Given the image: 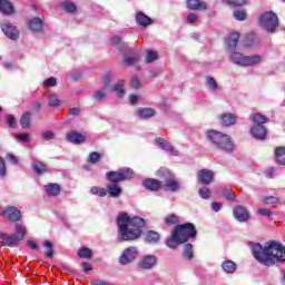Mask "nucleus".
Returning <instances> with one entry per match:
<instances>
[{"instance_id":"1","label":"nucleus","mask_w":285,"mask_h":285,"mask_svg":"<svg viewBox=\"0 0 285 285\" xmlns=\"http://www.w3.org/2000/svg\"><path fill=\"white\" fill-rule=\"evenodd\" d=\"M249 246L255 261L263 266H275L285 262V247L279 242L269 240L264 247L259 243H250Z\"/></svg>"},{"instance_id":"2","label":"nucleus","mask_w":285,"mask_h":285,"mask_svg":"<svg viewBox=\"0 0 285 285\" xmlns=\"http://www.w3.org/2000/svg\"><path fill=\"white\" fill-rule=\"evenodd\" d=\"M118 235L121 242H135L141 237L146 220L139 216L130 217L122 213L117 217Z\"/></svg>"},{"instance_id":"3","label":"nucleus","mask_w":285,"mask_h":285,"mask_svg":"<svg viewBox=\"0 0 285 285\" xmlns=\"http://www.w3.org/2000/svg\"><path fill=\"white\" fill-rule=\"evenodd\" d=\"M193 237H197V229L194 224L177 225L171 232V237L167 238L166 246L168 248H177L179 244H186Z\"/></svg>"},{"instance_id":"4","label":"nucleus","mask_w":285,"mask_h":285,"mask_svg":"<svg viewBox=\"0 0 285 285\" xmlns=\"http://www.w3.org/2000/svg\"><path fill=\"white\" fill-rule=\"evenodd\" d=\"M207 139L214 146H216V148L225 150V153H233L234 146L230 136L219 132L217 130H210L207 132Z\"/></svg>"},{"instance_id":"5","label":"nucleus","mask_w":285,"mask_h":285,"mask_svg":"<svg viewBox=\"0 0 285 285\" xmlns=\"http://www.w3.org/2000/svg\"><path fill=\"white\" fill-rule=\"evenodd\" d=\"M230 61L236 66H243L244 68L248 66H257V63H262L261 56H244L242 52H233L230 56Z\"/></svg>"},{"instance_id":"6","label":"nucleus","mask_w":285,"mask_h":285,"mask_svg":"<svg viewBox=\"0 0 285 285\" xmlns=\"http://www.w3.org/2000/svg\"><path fill=\"white\" fill-rule=\"evenodd\" d=\"M107 181L110 184H119V181H128L135 177V171L128 167L118 169L117 171H108L106 174Z\"/></svg>"},{"instance_id":"7","label":"nucleus","mask_w":285,"mask_h":285,"mask_svg":"<svg viewBox=\"0 0 285 285\" xmlns=\"http://www.w3.org/2000/svg\"><path fill=\"white\" fill-rule=\"evenodd\" d=\"M259 23L267 32H275V29L279 26V18L275 12L268 11L259 17Z\"/></svg>"},{"instance_id":"8","label":"nucleus","mask_w":285,"mask_h":285,"mask_svg":"<svg viewBox=\"0 0 285 285\" xmlns=\"http://www.w3.org/2000/svg\"><path fill=\"white\" fill-rule=\"evenodd\" d=\"M158 176L165 179V188H168V190H171V193H177V190H179V183L175 180V175H173L170 170L160 168L158 170Z\"/></svg>"},{"instance_id":"9","label":"nucleus","mask_w":285,"mask_h":285,"mask_svg":"<svg viewBox=\"0 0 285 285\" xmlns=\"http://www.w3.org/2000/svg\"><path fill=\"white\" fill-rule=\"evenodd\" d=\"M1 30L8 39H11V41H17V39H19V29H17L10 21L4 20L1 23Z\"/></svg>"},{"instance_id":"10","label":"nucleus","mask_w":285,"mask_h":285,"mask_svg":"<svg viewBox=\"0 0 285 285\" xmlns=\"http://www.w3.org/2000/svg\"><path fill=\"white\" fill-rule=\"evenodd\" d=\"M215 179V174L210 169H200L197 173V181L204 186H210Z\"/></svg>"},{"instance_id":"11","label":"nucleus","mask_w":285,"mask_h":285,"mask_svg":"<svg viewBox=\"0 0 285 285\" xmlns=\"http://www.w3.org/2000/svg\"><path fill=\"white\" fill-rule=\"evenodd\" d=\"M1 215L4 219H9V222H19V219H21V212L14 206L6 207V209L1 212Z\"/></svg>"},{"instance_id":"12","label":"nucleus","mask_w":285,"mask_h":285,"mask_svg":"<svg viewBox=\"0 0 285 285\" xmlns=\"http://www.w3.org/2000/svg\"><path fill=\"white\" fill-rule=\"evenodd\" d=\"M0 246H9V248H14V246H19L20 238H18L17 234L8 235L0 234Z\"/></svg>"},{"instance_id":"13","label":"nucleus","mask_w":285,"mask_h":285,"mask_svg":"<svg viewBox=\"0 0 285 285\" xmlns=\"http://www.w3.org/2000/svg\"><path fill=\"white\" fill-rule=\"evenodd\" d=\"M137 247H128L120 256V264H122V266L130 264V262L137 259Z\"/></svg>"},{"instance_id":"14","label":"nucleus","mask_w":285,"mask_h":285,"mask_svg":"<svg viewBox=\"0 0 285 285\" xmlns=\"http://www.w3.org/2000/svg\"><path fill=\"white\" fill-rule=\"evenodd\" d=\"M157 266V256L155 255H146L139 262V268L144 271H150Z\"/></svg>"},{"instance_id":"15","label":"nucleus","mask_w":285,"mask_h":285,"mask_svg":"<svg viewBox=\"0 0 285 285\" xmlns=\"http://www.w3.org/2000/svg\"><path fill=\"white\" fill-rule=\"evenodd\" d=\"M233 215L237 222H248V219H250V214H248L246 207L242 205H238L236 208H234Z\"/></svg>"},{"instance_id":"16","label":"nucleus","mask_w":285,"mask_h":285,"mask_svg":"<svg viewBox=\"0 0 285 285\" xmlns=\"http://www.w3.org/2000/svg\"><path fill=\"white\" fill-rule=\"evenodd\" d=\"M156 144L157 146H159V148H161V150L170 153L171 155H174V157H177V155H179V151H177L175 147H173V145L164 138H156Z\"/></svg>"},{"instance_id":"17","label":"nucleus","mask_w":285,"mask_h":285,"mask_svg":"<svg viewBox=\"0 0 285 285\" xmlns=\"http://www.w3.org/2000/svg\"><path fill=\"white\" fill-rule=\"evenodd\" d=\"M250 132L255 139H266L267 130L264 125H254Z\"/></svg>"},{"instance_id":"18","label":"nucleus","mask_w":285,"mask_h":285,"mask_svg":"<svg viewBox=\"0 0 285 285\" xmlns=\"http://www.w3.org/2000/svg\"><path fill=\"white\" fill-rule=\"evenodd\" d=\"M187 8L188 10H208V3L202 0H187Z\"/></svg>"},{"instance_id":"19","label":"nucleus","mask_w":285,"mask_h":285,"mask_svg":"<svg viewBox=\"0 0 285 285\" xmlns=\"http://www.w3.org/2000/svg\"><path fill=\"white\" fill-rule=\"evenodd\" d=\"M107 193L112 197L114 199H117L121 197V193H124V189L119 184L110 183L107 185Z\"/></svg>"},{"instance_id":"20","label":"nucleus","mask_w":285,"mask_h":285,"mask_svg":"<svg viewBox=\"0 0 285 285\" xmlns=\"http://www.w3.org/2000/svg\"><path fill=\"white\" fill-rule=\"evenodd\" d=\"M0 12L7 17L14 14V4L8 0H0Z\"/></svg>"},{"instance_id":"21","label":"nucleus","mask_w":285,"mask_h":285,"mask_svg":"<svg viewBox=\"0 0 285 285\" xmlns=\"http://www.w3.org/2000/svg\"><path fill=\"white\" fill-rule=\"evenodd\" d=\"M67 141H70V144H83L86 136L77 131H70L67 134Z\"/></svg>"},{"instance_id":"22","label":"nucleus","mask_w":285,"mask_h":285,"mask_svg":"<svg viewBox=\"0 0 285 285\" xmlns=\"http://www.w3.org/2000/svg\"><path fill=\"white\" fill-rule=\"evenodd\" d=\"M136 23H138V26H141L142 28H148V26L153 23V19L146 16L144 12L139 11L136 14Z\"/></svg>"},{"instance_id":"23","label":"nucleus","mask_w":285,"mask_h":285,"mask_svg":"<svg viewBox=\"0 0 285 285\" xmlns=\"http://www.w3.org/2000/svg\"><path fill=\"white\" fill-rule=\"evenodd\" d=\"M45 191L51 197H57L61 193V186H59V184L49 183L45 186Z\"/></svg>"},{"instance_id":"24","label":"nucleus","mask_w":285,"mask_h":285,"mask_svg":"<svg viewBox=\"0 0 285 285\" xmlns=\"http://www.w3.org/2000/svg\"><path fill=\"white\" fill-rule=\"evenodd\" d=\"M239 41V32L230 33L226 38L225 43L229 50H235L237 48V42Z\"/></svg>"},{"instance_id":"25","label":"nucleus","mask_w":285,"mask_h":285,"mask_svg":"<svg viewBox=\"0 0 285 285\" xmlns=\"http://www.w3.org/2000/svg\"><path fill=\"white\" fill-rule=\"evenodd\" d=\"M142 185L147 190H159L161 188V181L155 179V178H147L144 180Z\"/></svg>"},{"instance_id":"26","label":"nucleus","mask_w":285,"mask_h":285,"mask_svg":"<svg viewBox=\"0 0 285 285\" xmlns=\"http://www.w3.org/2000/svg\"><path fill=\"white\" fill-rule=\"evenodd\" d=\"M32 168L37 175H43L48 173V166L39 159H33Z\"/></svg>"},{"instance_id":"27","label":"nucleus","mask_w":285,"mask_h":285,"mask_svg":"<svg viewBox=\"0 0 285 285\" xmlns=\"http://www.w3.org/2000/svg\"><path fill=\"white\" fill-rule=\"evenodd\" d=\"M29 29L32 30V32H41L43 29V20L40 18H32L29 21Z\"/></svg>"},{"instance_id":"28","label":"nucleus","mask_w":285,"mask_h":285,"mask_svg":"<svg viewBox=\"0 0 285 285\" xmlns=\"http://www.w3.org/2000/svg\"><path fill=\"white\" fill-rule=\"evenodd\" d=\"M104 83V89L97 90L94 94V99H96V101H101L106 97V89L108 88V86H110V80L108 78H105Z\"/></svg>"},{"instance_id":"29","label":"nucleus","mask_w":285,"mask_h":285,"mask_svg":"<svg viewBox=\"0 0 285 285\" xmlns=\"http://www.w3.org/2000/svg\"><path fill=\"white\" fill-rule=\"evenodd\" d=\"M112 46H118L120 52H128V43L122 42L119 36H115L111 38Z\"/></svg>"},{"instance_id":"30","label":"nucleus","mask_w":285,"mask_h":285,"mask_svg":"<svg viewBox=\"0 0 285 285\" xmlns=\"http://www.w3.org/2000/svg\"><path fill=\"white\" fill-rule=\"evenodd\" d=\"M220 120L223 126H234V124L237 121V118L233 114H223L220 116Z\"/></svg>"},{"instance_id":"31","label":"nucleus","mask_w":285,"mask_h":285,"mask_svg":"<svg viewBox=\"0 0 285 285\" xmlns=\"http://www.w3.org/2000/svg\"><path fill=\"white\" fill-rule=\"evenodd\" d=\"M275 159L279 166H285V147H277L275 149Z\"/></svg>"},{"instance_id":"32","label":"nucleus","mask_w":285,"mask_h":285,"mask_svg":"<svg viewBox=\"0 0 285 285\" xmlns=\"http://www.w3.org/2000/svg\"><path fill=\"white\" fill-rule=\"evenodd\" d=\"M249 119L256 124V126H264L268 121V118L262 114H252Z\"/></svg>"},{"instance_id":"33","label":"nucleus","mask_w":285,"mask_h":285,"mask_svg":"<svg viewBox=\"0 0 285 285\" xmlns=\"http://www.w3.org/2000/svg\"><path fill=\"white\" fill-rule=\"evenodd\" d=\"M222 268L225 273L233 274L235 273V271H237V264H235V262L233 261H225L222 264Z\"/></svg>"},{"instance_id":"34","label":"nucleus","mask_w":285,"mask_h":285,"mask_svg":"<svg viewBox=\"0 0 285 285\" xmlns=\"http://www.w3.org/2000/svg\"><path fill=\"white\" fill-rule=\"evenodd\" d=\"M32 117V112L30 111H26L22 114V116L20 117V126L23 129L30 128V119Z\"/></svg>"},{"instance_id":"35","label":"nucleus","mask_w":285,"mask_h":285,"mask_svg":"<svg viewBox=\"0 0 285 285\" xmlns=\"http://www.w3.org/2000/svg\"><path fill=\"white\" fill-rule=\"evenodd\" d=\"M137 112L141 119H150V117H155V109L153 108H142L139 109Z\"/></svg>"},{"instance_id":"36","label":"nucleus","mask_w":285,"mask_h":285,"mask_svg":"<svg viewBox=\"0 0 285 285\" xmlns=\"http://www.w3.org/2000/svg\"><path fill=\"white\" fill-rule=\"evenodd\" d=\"M43 246L45 248H47V250L45 252V257H47V259H52V257H55V249H53L52 242L45 240Z\"/></svg>"},{"instance_id":"37","label":"nucleus","mask_w":285,"mask_h":285,"mask_svg":"<svg viewBox=\"0 0 285 285\" xmlns=\"http://www.w3.org/2000/svg\"><path fill=\"white\" fill-rule=\"evenodd\" d=\"M159 239H160L159 233L154 232V230H149L147 233L146 242L148 244H157V242H159Z\"/></svg>"},{"instance_id":"38","label":"nucleus","mask_w":285,"mask_h":285,"mask_svg":"<svg viewBox=\"0 0 285 285\" xmlns=\"http://www.w3.org/2000/svg\"><path fill=\"white\" fill-rule=\"evenodd\" d=\"M125 80H119L117 85L114 86L112 91L118 95V97H124L126 95V89H124Z\"/></svg>"},{"instance_id":"39","label":"nucleus","mask_w":285,"mask_h":285,"mask_svg":"<svg viewBox=\"0 0 285 285\" xmlns=\"http://www.w3.org/2000/svg\"><path fill=\"white\" fill-rule=\"evenodd\" d=\"M48 99H49L48 106L50 108H57V107L61 106V100H59V97H57L56 94L49 95Z\"/></svg>"},{"instance_id":"40","label":"nucleus","mask_w":285,"mask_h":285,"mask_svg":"<svg viewBox=\"0 0 285 285\" xmlns=\"http://www.w3.org/2000/svg\"><path fill=\"white\" fill-rule=\"evenodd\" d=\"M91 195H97L98 197H106L108 195V190L104 187L94 186L90 189Z\"/></svg>"},{"instance_id":"41","label":"nucleus","mask_w":285,"mask_h":285,"mask_svg":"<svg viewBox=\"0 0 285 285\" xmlns=\"http://www.w3.org/2000/svg\"><path fill=\"white\" fill-rule=\"evenodd\" d=\"M78 256L81 259H90V257H92V250L90 248H88V247H81L78 250Z\"/></svg>"},{"instance_id":"42","label":"nucleus","mask_w":285,"mask_h":285,"mask_svg":"<svg viewBox=\"0 0 285 285\" xmlns=\"http://www.w3.org/2000/svg\"><path fill=\"white\" fill-rule=\"evenodd\" d=\"M61 8L65 12H77V4H75V2L63 1Z\"/></svg>"},{"instance_id":"43","label":"nucleus","mask_w":285,"mask_h":285,"mask_svg":"<svg viewBox=\"0 0 285 285\" xmlns=\"http://www.w3.org/2000/svg\"><path fill=\"white\" fill-rule=\"evenodd\" d=\"M206 86L212 92H215V90L219 88V85H217V80H215V78L213 77H207Z\"/></svg>"},{"instance_id":"44","label":"nucleus","mask_w":285,"mask_h":285,"mask_svg":"<svg viewBox=\"0 0 285 285\" xmlns=\"http://www.w3.org/2000/svg\"><path fill=\"white\" fill-rule=\"evenodd\" d=\"M183 255L185 257V259H193V244H186L184 246V252Z\"/></svg>"},{"instance_id":"45","label":"nucleus","mask_w":285,"mask_h":285,"mask_svg":"<svg viewBox=\"0 0 285 285\" xmlns=\"http://www.w3.org/2000/svg\"><path fill=\"white\" fill-rule=\"evenodd\" d=\"M16 233L18 239H20V242L23 240V237H26V227L20 224H16Z\"/></svg>"},{"instance_id":"46","label":"nucleus","mask_w":285,"mask_h":285,"mask_svg":"<svg viewBox=\"0 0 285 285\" xmlns=\"http://www.w3.org/2000/svg\"><path fill=\"white\" fill-rule=\"evenodd\" d=\"M165 224H167L168 226H174L175 224H179V218L177 217V215L171 214L165 218Z\"/></svg>"},{"instance_id":"47","label":"nucleus","mask_w":285,"mask_h":285,"mask_svg":"<svg viewBox=\"0 0 285 285\" xmlns=\"http://www.w3.org/2000/svg\"><path fill=\"white\" fill-rule=\"evenodd\" d=\"M124 62L126 66H135V63H139V56L125 57Z\"/></svg>"},{"instance_id":"48","label":"nucleus","mask_w":285,"mask_h":285,"mask_svg":"<svg viewBox=\"0 0 285 285\" xmlns=\"http://www.w3.org/2000/svg\"><path fill=\"white\" fill-rule=\"evenodd\" d=\"M230 190H232L230 186L225 187L223 190V195H224V197H226V199L233 202V200H235L236 196Z\"/></svg>"},{"instance_id":"49","label":"nucleus","mask_w":285,"mask_h":285,"mask_svg":"<svg viewBox=\"0 0 285 285\" xmlns=\"http://www.w3.org/2000/svg\"><path fill=\"white\" fill-rule=\"evenodd\" d=\"M228 6H233L234 8H239L242 6H246L247 0H226Z\"/></svg>"},{"instance_id":"50","label":"nucleus","mask_w":285,"mask_h":285,"mask_svg":"<svg viewBox=\"0 0 285 285\" xmlns=\"http://www.w3.org/2000/svg\"><path fill=\"white\" fill-rule=\"evenodd\" d=\"M99 159H101V154H99L97 151H92L89 155L88 161H89V164H97V161H99Z\"/></svg>"},{"instance_id":"51","label":"nucleus","mask_w":285,"mask_h":285,"mask_svg":"<svg viewBox=\"0 0 285 285\" xmlns=\"http://www.w3.org/2000/svg\"><path fill=\"white\" fill-rule=\"evenodd\" d=\"M234 18L237 20V21H245L246 20V11L244 10H236L234 11Z\"/></svg>"},{"instance_id":"52","label":"nucleus","mask_w":285,"mask_h":285,"mask_svg":"<svg viewBox=\"0 0 285 285\" xmlns=\"http://www.w3.org/2000/svg\"><path fill=\"white\" fill-rule=\"evenodd\" d=\"M199 196L202 199H209L210 198V189L208 187H203L198 190Z\"/></svg>"},{"instance_id":"53","label":"nucleus","mask_w":285,"mask_h":285,"mask_svg":"<svg viewBox=\"0 0 285 285\" xmlns=\"http://www.w3.org/2000/svg\"><path fill=\"white\" fill-rule=\"evenodd\" d=\"M6 122L8 124L9 128H14L17 126V119L12 115H8L6 117Z\"/></svg>"},{"instance_id":"54","label":"nucleus","mask_w":285,"mask_h":285,"mask_svg":"<svg viewBox=\"0 0 285 285\" xmlns=\"http://www.w3.org/2000/svg\"><path fill=\"white\" fill-rule=\"evenodd\" d=\"M43 86H46L47 88H52V87L57 86V78L50 77V78L46 79L43 81Z\"/></svg>"},{"instance_id":"55","label":"nucleus","mask_w":285,"mask_h":285,"mask_svg":"<svg viewBox=\"0 0 285 285\" xmlns=\"http://www.w3.org/2000/svg\"><path fill=\"white\" fill-rule=\"evenodd\" d=\"M147 63H153V61H157V52L155 51H147Z\"/></svg>"},{"instance_id":"56","label":"nucleus","mask_w":285,"mask_h":285,"mask_svg":"<svg viewBox=\"0 0 285 285\" xmlns=\"http://www.w3.org/2000/svg\"><path fill=\"white\" fill-rule=\"evenodd\" d=\"M14 139H17L18 141L28 142L30 141V136L28 134H16Z\"/></svg>"},{"instance_id":"57","label":"nucleus","mask_w":285,"mask_h":285,"mask_svg":"<svg viewBox=\"0 0 285 285\" xmlns=\"http://www.w3.org/2000/svg\"><path fill=\"white\" fill-rule=\"evenodd\" d=\"M264 204H267V205L279 204V198L274 196H268L264 199Z\"/></svg>"},{"instance_id":"58","label":"nucleus","mask_w":285,"mask_h":285,"mask_svg":"<svg viewBox=\"0 0 285 285\" xmlns=\"http://www.w3.org/2000/svg\"><path fill=\"white\" fill-rule=\"evenodd\" d=\"M141 87V81L139 80V78L137 76H132L131 77V88H140Z\"/></svg>"},{"instance_id":"59","label":"nucleus","mask_w":285,"mask_h":285,"mask_svg":"<svg viewBox=\"0 0 285 285\" xmlns=\"http://www.w3.org/2000/svg\"><path fill=\"white\" fill-rule=\"evenodd\" d=\"M42 139H45V141H50V139H55V132L43 131L42 132Z\"/></svg>"},{"instance_id":"60","label":"nucleus","mask_w":285,"mask_h":285,"mask_svg":"<svg viewBox=\"0 0 285 285\" xmlns=\"http://www.w3.org/2000/svg\"><path fill=\"white\" fill-rule=\"evenodd\" d=\"M196 21H199V17L195 13H189L187 16V23H196Z\"/></svg>"},{"instance_id":"61","label":"nucleus","mask_w":285,"mask_h":285,"mask_svg":"<svg viewBox=\"0 0 285 285\" xmlns=\"http://www.w3.org/2000/svg\"><path fill=\"white\" fill-rule=\"evenodd\" d=\"M0 177H6V160L0 157Z\"/></svg>"},{"instance_id":"62","label":"nucleus","mask_w":285,"mask_h":285,"mask_svg":"<svg viewBox=\"0 0 285 285\" xmlns=\"http://www.w3.org/2000/svg\"><path fill=\"white\" fill-rule=\"evenodd\" d=\"M258 215H262L263 217H271L272 213L271 210L266 208H259L257 209Z\"/></svg>"},{"instance_id":"63","label":"nucleus","mask_w":285,"mask_h":285,"mask_svg":"<svg viewBox=\"0 0 285 285\" xmlns=\"http://www.w3.org/2000/svg\"><path fill=\"white\" fill-rule=\"evenodd\" d=\"M81 109L79 107H73L69 109V115H71L72 117H77L78 115H80Z\"/></svg>"},{"instance_id":"64","label":"nucleus","mask_w":285,"mask_h":285,"mask_svg":"<svg viewBox=\"0 0 285 285\" xmlns=\"http://www.w3.org/2000/svg\"><path fill=\"white\" fill-rule=\"evenodd\" d=\"M7 159H9L11 164H14V165L19 164V158H17V156L12 154H7Z\"/></svg>"}]
</instances>
